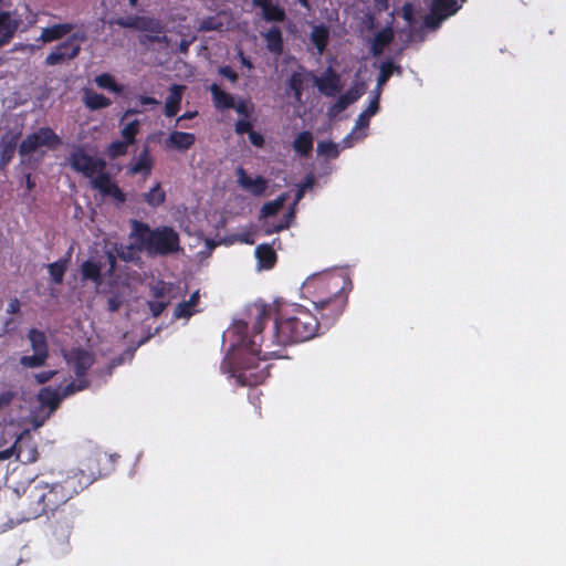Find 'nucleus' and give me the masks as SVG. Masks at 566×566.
I'll list each match as a JSON object with an SVG mask.
<instances>
[{"mask_svg":"<svg viewBox=\"0 0 566 566\" xmlns=\"http://www.w3.org/2000/svg\"><path fill=\"white\" fill-rule=\"evenodd\" d=\"M329 33L328 29L324 25H316L311 32V41L316 46L318 53H323L328 44Z\"/></svg>","mask_w":566,"mask_h":566,"instance_id":"nucleus-33","label":"nucleus"},{"mask_svg":"<svg viewBox=\"0 0 566 566\" xmlns=\"http://www.w3.org/2000/svg\"><path fill=\"white\" fill-rule=\"evenodd\" d=\"M252 3L262 10V18L266 22H283L286 19L284 8L273 3L272 0H252Z\"/></svg>","mask_w":566,"mask_h":566,"instance_id":"nucleus-14","label":"nucleus"},{"mask_svg":"<svg viewBox=\"0 0 566 566\" xmlns=\"http://www.w3.org/2000/svg\"><path fill=\"white\" fill-rule=\"evenodd\" d=\"M379 111V96L375 95L366 109H364L356 119L355 128H367L369 126L370 118L376 115Z\"/></svg>","mask_w":566,"mask_h":566,"instance_id":"nucleus-30","label":"nucleus"},{"mask_svg":"<svg viewBox=\"0 0 566 566\" xmlns=\"http://www.w3.org/2000/svg\"><path fill=\"white\" fill-rule=\"evenodd\" d=\"M139 126H140V123L138 119H134V120L129 122L128 124H126L120 130V134H122V137L124 138V140L129 143L130 145H133L136 140V136L139 133Z\"/></svg>","mask_w":566,"mask_h":566,"instance_id":"nucleus-41","label":"nucleus"},{"mask_svg":"<svg viewBox=\"0 0 566 566\" xmlns=\"http://www.w3.org/2000/svg\"><path fill=\"white\" fill-rule=\"evenodd\" d=\"M25 186L29 191L33 190V188L35 187V181L32 179L31 174L25 175Z\"/></svg>","mask_w":566,"mask_h":566,"instance_id":"nucleus-64","label":"nucleus"},{"mask_svg":"<svg viewBox=\"0 0 566 566\" xmlns=\"http://www.w3.org/2000/svg\"><path fill=\"white\" fill-rule=\"evenodd\" d=\"M222 27H223V23L219 18L207 17L200 21L198 31H200V32L219 31L222 29Z\"/></svg>","mask_w":566,"mask_h":566,"instance_id":"nucleus-46","label":"nucleus"},{"mask_svg":"<svg viewBox=\"0 0 566 566\" xmlns=\"http://www.w3.org/2000/svg\"><path fill=\"white\" fill-rule=\"evenodd\" d=\"M71 168L85 178H93L95 174L106 169V161L101 157L91 156L82 147H76L69 156Z\"/></svg>","mask_w":566,"mask_h":566,"instance_id":"nucleus-8","label":"nucleus"},{"mask_svg":"<svg viewBox=\"0 0 566 566\" xmlns=\"http://www.w3.org/2000/svg\"><path fill=\"white\" fill-rule=\"evenodd\" d=\"M184 90V85L174 84L170 87L169 95L167 96L165 103V115L167 117H174L180 111Z\"/></svg>","mask_w":566,"mask_h":566,"instance_id":"nucleus-22","label":"nucleus"},{"mask_svg":"<svg viewBox=\"0 0 566 566\" xmlns=\"http://www.w3.org/2000/svg\"><path fill=\"white\" fill-rule=\"evenodd\" d=\"M69 259H60L53 263L48 264V270L51 280L54 284H61L64 279V274L67 270Z\"/></svg>","mask_w":566,"mask_h":566,"instance_id":"nucleus-36","label":"nucleus"},{"mask_svg":"<svg viewBox=\"0 0 566 566\" xmlns=\"http://www.w3.org/2000/svg\"><path fill=\"white\" fill-rule=\"evenodd\" d=\"M249 140L255 147H263L264 145V137L255 130L249 133Z\"/></svg>","mask_w":566,"mask_h":566,"instance_id":"nucleus-55","label":"nucleus"},{"mask_svg":"<svg viewBox=\"0 0 566 566\" xmlns=\"http://www.w3.org/2000/svg\"><path fill=\"white\" fill-rule=\"evenodd\" d=\"M153 166L154 160L150 156L149 148L144 147L139 153L137 160L129 165L128 174L132 176L142 174L144 178H147L151 174Z\"/></svg>","mask_w":566,"mask_h":566,"instance_id":"nucleus-21","label":"nucleus"},{"mask_svg":"<svg viewBox=\"0 0 566 566\" xmlns=\"http://www.w3.org/2000/svg\"><path fill=\"white\" fill-rule=\"evenodd\" d=\"M233 108L237 111L239 115H242L244 117H250L253 111V108L250 107L245 101H240L238 104L234 103Z\"/></svg>","mask_w":566,"mask_h":566,"instance_id":"nucleus-51","label":"nucleus"},{"mask_svg":"<svg viewBox=\"0 0 566 566\" xmlns=\"http://www.w3.org/2000/svg\"><path fill=\"white\" fill-rule=\"evenodd\" d=\"M238 181L243 189L254 196H262L268 188V182L264 177L256 176L252 178L243 168L238 169Z\"/></svg>","mask_w":566,"mask_h":566,"instance_id":"nucleus-16","label":"nucleus"},{"mask_svg":"<svg viewBox=\"0 0 566 566\" xmlns=\"http://www.w3.org/2000/svg\"><path fill=\"white\" fill-rule=\"evenodd\" d=\"M317 154L331 158H337L339 155L337 144L331 140H323L317 144Z\"/></svg>","mask_w":566,"mask_h":566,"instance_id":"nucleus-43","label":"nucleus"},{"mask_svg":"<svg viewBox=\"0 0 566 566\" xmlns=\"http://www.w3.org/2000/svg\"><path fill=\"white\" fill-rule=\"evenodd\" d=\"M95 83L98 87L108 90L109 92L119 94L123 92V85H119L113 75L109 73H103L95 77Z\"/></svg>","mask_w":566,"mask_h":566,"instance_id":"nucleus-38","label":"nucleus"},{"mask_svg":"<svg viewBox=\"0 0 566 566\" xmlns=\"http://www.w3.org/2000/svg\"><path fill=\"white\" fill-rule=\"evenodd\" d=\"M72 30L73 25L71 23L54 24L42 30L39 41L42 43H50L60 40L67 35Z\"/></svg>","mask_w":566,"mask_h":566,"instance_id":"nucleus-23","label":"nucleus"},{"mask_svg":"<svg viewBox=\"0 0 566 566\" xmlns=\"http://www.w3.org/2000/svg\"><path fill=\"white\" fill-rule=\"evenodd\" d=\"M276 242H280V239H277V238L274 239L272 244L262 243L255 248L254 254H255L258 265L260 269L271 270L275 266L276 261H277V255L273 249V245Z\"/></svg>","mask_w":566,"mask_h":566,"instance_id":"nucleus-17","label":"nucleus"},{"mask_svg":"<svg viewBox=\"0 0 566 566\" xmlns=\"http://www.w3.org/2000/svg\"><path fill=\"white\" fill-rule=\"evenodd\" d=\"M210 92L217 108L229 109L234 107L233 96L222 91L218 84H212L210 86Z\"/></svg>","mask_w":566,"mask_h":566,"instance_id":"nucleus-29","label":"nucleus"},{"mask_svg":"<svg viewBox=\"0 0 566 566\" xmlns=\"http://www.w3.org/2000/svg\"><path fill=\"white\" fill-rule=\"evenodd\" d=\"M374 3L379 11H386L389 8V0H374Z\"/></svg>","mask_w":566,"mask_h":566,"instance_id":"nucleus-60","label":"nucleus"},{"mask_svg":"<svg viewBox=\"0 0 566 566\" xmlns=\"http://www.w3.org/2000/svg\"><path fill=\"white\" fill-rule=\"evenodd\" d=\"M81 271H82L83 279L91 280L96 284L101 283L102 275H101V266L98 263L91 261V260H86L85 262H83V264L81 266Z\"/></svg>","mask_w":566,"mask_h":566,"instance_id":"nucleus-37","label":"nucleus"},{"mask_svg":"<svg viewBox=\"0 0 566 566\" xmlns=\"http://www.w3.org/2000/svg\"><path fill=\"white\" fill-rule=\"evenodd\" d=\"M19 134H4L0 138V170H4L14 157Z\"/></svg>","mask_w":566,"mask_h":566,"instance_id":"nucleus-15","label":"nucleus"},{"mask_svg":"<svg viewBox=\"0 0 566 566\" xmlns=\"http://www.w3.org/2000/svg\"><path fill=\"white\" fill-rule=\"evenodd\" d=\"M130 144L126 140H114L107 147V155L111 158H117L126 155L128 146Z\"/></svg>","mask_w":566,"mask_h":566,"instance_id":"nucleus-45","label":"nucleus"},{"mask_svg":"<svg viewBox=\"0 0 566 566\" xmlns=\"http://www.w3.org/2000/svg\"><path fill=\"white\" fill-rule=\"evenodd\" d=\"M219 74L222 75L223 77L228 78L229 81H231L232 83L237 82L238 80V74L235 73V71L229 66V65H224V66H221L219 69Z\"/></svg>","mask_w":566,"mask_h":566,"instance_id":"nucleus-52","label":"nucleus"},{"mask_svg":"<svg viewBox=\"0 0 566 566\" xmlns=\"http://www.w3.org/2000/svg\"><path fill=\"white\" fill-rule=\"evenodd\" d=\"M49 357L33 353V355H24L20 358V365L25 368H38L42 367Z\"/></svg>","mask_w":566,"mask_h":566,"instance_id":"nucleus-42","label":"nucleus"},{"mask_svg":"<svg viewBox=\"0 0 566 566\" xmlns=\"http://www.w3.org/2000/svg\"><path fill=\"white\" fill-rule=\"evenodd\" d=\"M28 339L30 340L33 353L49 357V345L46 336L42 331L31 328L28 333Z\"/></svg>","mask_w":566,"mask_h":566,"instance_id":"nucleus-26","label":"nucleus"},{"mask_svg":"<svg viewBox=\"0 0 566 566\" xmlns=\"http://www.w3.org/2000/svg\"><path fill=\"white\" fill-rule=\"evenodd\" d=\"M90 179L92 187L97 189L103 196H106L115 185V182L112 181L109 174L105 172V170L95 174V176Z\"/></svg>","mask_w":566,"mask_h":566,"instance_id":"nucleus-35","label":"nucleus"},{"mask_svg":"<svg viewBox=\"0 0 566 566\" xmlns=\"http://www.w3.org/2000/svg\"><path fill=\"white\" fill-rule=\"evenodd\" d=\"M234 129H235L237 134L243 135V134H249L251 130H253V126H252L251 122H249L247 119H239L235 123Z\"/></svg>","mask_w":566,"mask_h":566,"instance_id":"nucleus-49","label":"nucleus"},{"mask_svg":"<svg viewBox=\"0 0 566 566\" xmlns=\"http://www.w3.org/2000/svg\"><path fill=\"white\" fill-rule=\"evenodd\" d=\"M7 312L9 314H17L20 312V302L14 298L12 300L9 304H8V308H7Z\"/></svg>","mask_w":566,"mask_h":566,"instance_id":"nucleus-59","label":"nucleus"},{"mask_svg":"<svg viewBox=\"0 0 566 566\" xmlns=\"http://www.w3.org/2000/svg\"><path fill=\"white\" fill-rule=\"evenodd\" d=\"M140 15H127V17H119L116 19H113L109 21V24H116L122 28H128V29H138Z\"/></svg>","mask_w":566,"mask_h":566,"instance_id":"nucleus-47","label":"nucleus"},{"mask_svg":"<svg viewBox=\"0 0 566 566\" xmlns=\"http://www.w3.org/2000/svg\"><path fill=\"white\" fill-rule=\"evenodd\" d=\"M397 73L398 75L402 74V67L400 65L395 64L392 61L382 62L379 70V75L377 78L376 85V94L380 97L384 85L389 81V78Z\"/></svg>","mask_w":566,"mask_h":566,"instance_id":"nucleus-25","label":"nucleus"},{"mask_svg":"<svg viewBox=\"0 0 566 566\" xmlns=\"http://www.w3.org/2000/svg\"><path fill=\"white\" fill-rule=\"evenodd\" d=\"M347 302L348 294L336 296L332 300H325L323 304H313L322 333H325L338 321L347 305Z\"/></svg>","mask_w":566,"mask_h":566,"instance_id":"nucleus-7","label":"nucleus"},{"mask_svg":"<svg viewBox=\"0 0 566 566\" xmlns=\"http://www.w3.org/2000/svg\"><path fill=\"white\" fill-rule=\"evenodd\" d=\"M132 237L135 248L148 256H167L180 250L179 234L171 227L151 229L147 223L134 220Z\"/></svg>","mask_w":566,"mask_h":566,"instance_id":"nucleus-4","label":"nucleus"},{"mask_svg":"<svg viewBox=\"0 0 566 566\" xmlns=\"http://www.w3.org/2000/svg\"><path fill=\"white\" fill-rule=\"evenodd\" d=\"M144 201L151 208H157L166 201V192L163 190L160 182L143 195Z\"/></svg>","mask_w":566,"mask_h":566,"instance_id":"nucleus-34","label":"nucleus"},{"mask_svg":"<svg viewBox=\"0 0 566 566\" xmlns=\"http://www.w3.org/2000/svg\"><path fill=\"white\" fill-rule=\"evenodd\" d=\"M286 228H289V221L280 222L279 224H275L273 227H266L264 229V233L270 235V234H272L274 232H280V231H282V230L286 229Z\"/></svg>","mask_w":566,"mask_h":566,"instance_id":"nucleus-57","label":"nucleus"},{"mask_svg":"<svg viewBox=\"0 0 566 566\" xmlns=\"http://www.w3.org/2000/svg\"><path fill=\"white\" fill-rule=\"evenodd\" d=\"M107 261H108V265H109L108 271H109V273H112L116 269V256L114 255V253H112V252L107 253Z\"/></svg>","mask_w":566,"mask_h":566,"instance_id":"nucleus-61","label":"nucleus"},{"mask_svg":"<svg viewBox=\"0 0 566 566\" xmlns=\"http://www.w3.org/2000/svg\"><path fill=\"white\" fill-rule=\"evenodd\" d=\"M64 357L77 378H86L87 371L95 363L94 354L83 348H73Z\"/></svg>","mask_w":566,"mask_h":566,"instance_id":"nucleus-11","label":"nucleus"},{"mask_svg":"<svg viewBox=\"0 0 566 566\" xmlns=\"http://www.w3.org/2000/svg\"><path fill=\"white\" fill-rule=\"evenodd\" d=\"M80 474L67 475L60 482H39L31 486L25 496V518L34 520L54 513L73 496L84 490Z\"/></svg>","mask_w":566,"mask_h":566,"instance_id":"nucleus-2","label":"nucleus"},{"mask_svg":"<svg viewBox=\"0 0 566 566\" xmlns=\"http://www.w3.org/2000/svg\"><path fill=\"white\" fill-rule=\"evenodd\" d=\"M56 375V370H45L35 374V379L39 384L43 385L48 381H50L54 376Z\"/></svg>","mask_w":566,"mask_h":566,"instance_id":"nucleus-54","label":"nucleus"},{"mask_svg":"<svg viewBox=\"0 0 566 566\" xmlns=\"http://www.w3.org/2000/svg\"><path fill=\"white\" fill-rule=\"evenodd\" d=\"M138 103L143 106H147V105H158L159 104V101L156 99L155 97H151V96H139L138 97Z\"/></svg>","mask_w":566,"mask_h":566,"instance_id":"nucleus-58","label":"nucleus"},{"mask_svg":"<svg viewBox=\"0 0 566 566\" xmlns=\"http://www.w3.org/2000/svg\"><path fill=\"white\" fill-rule=\"evenodd\" d=\"M137 31L147 32L146 40L151 43H161L167 41L165 24L156 18L140 15Z\"/></svg>","mask_w":566,"mask_h":566,"instance_id":"nucleus-13","label":"nucleus"},{"mask_svg":"<svg viewBox=\"0 0 566 566\" xmlns=\"http://www.w3.org/2000/svg\"><path fill=\"white\" fill-rule=\"evenodd\" d=\"M11 11H0V40L10 43L18 31L21 20L12 17Z\"/></svg>","mask_w":566,"mask_h":566,"instance_id":"nucleus-18","label":"nucleus"},{"mask_svg":"<svg viewBox=\"0 0 566 566\" xmlns=\"http://www.w3.org/2000/svg\"><path fill=\"white\" fill-rule=\"evenodd\" d=\"M312 184H313V177H312V176H310V177L307 178V182H306L305 185H303V186L297 190V192H296V199H297V200H300V199L303 197L304 189H305L306 187L312 186Z\"/></svg>","mask_w":566,"mask_h":566,"instance_id":"nucleus-62","label":"nucleus"},{"mask_svg":"<svg viewBox=\"0 0 566 566\" xmlns=\"http://www.w3.org/2000/svg\"><path fill=\"white\" fill-rule=\"evenodd\" d=\"M90 380L87 378H77V381H71L66 386L62 388L60 391L62 398H66L77 391L84 390L88 388Z\"/></svg>","mask_w":566,"mask_h":566,"instance_id":"nucleus-39","label":"nucleus"},{"mask_svg":"<svg viewBox=\"0 0 566 566\" xmlns=\"http://www.w3.org/2000/svg\"><path fill=\"white\" fill-rule=\"evenodd\" d=\"M196 137L192 133H185L175 130L169 134L165 140V147L167 149H177L180 151L188 150L193 146Z\"/></svg>","mask_w":566,"mask_h":566,"instance_id":"nucleus-20","label":"nucleus"},{"mask_svg":"<svg viewBox=\"0 0 566 566\" xmlns=\"http://www.w3.org/2000/svg\"><path fill=\"white\" fill-rule=\"evenodd\" d=\"M165 307H166L165 302H158V301L149 302V310L155 317L159 316L164 312Z\"/></svg>","mask_w":566,"mask_h":566,"instance_id":"nucleus-56","label":"nucleus"},{"mask_svg":"<svg viewBox=\"0 0 566 566\" xmlns=\"http://www.w3.org/2000/svg\"><path fill=\"white\" fill-rule=\"evenodd\" d=\"M394 40V32L390 28H384L378 31L371 43V53L379 55L384 52V49L391 43Z\"/></svg>","mask_w":566,"mask_h":566,"instance_id":"nucleus-27","label":"nucleus"},{"mask_svg":"<svg viewBox=\"0 0 566 566\" xmlns=\"http://www.w3.org/2000/svg\"><path fill=\"white\" fill-rule=\"evenodd\" d=\"M193 314L192 307L190 306V303H187L186 301L179 303L174 312V316L176 318H182V317H189Z\"/></svg>","mask_w":566,"mask_h":566,"instance_id":"nucleus-48","label":"nucleus"},{"mask_svg":"<svg viewBox=\"0 0 566 566\" xmlns=\"http://www.w3.org/2000/svg\"><path fill=\"white\" fill-rule=\"evenodd\" d=\"M303 75L298 72H293L289 78V88L293 92L295 99L300 101L303 92Z\"/></svg>","mask_w":566,"mask_h":566,"instance_id":"nucleus-44","label":"nucleus"},{"mask_svg":"<svg viewBox=\"0 0 566 566\" xmlns=\"http://www.w3.org/2000/svg\"><path fill=\"white\" fill-rule=\"evenodd\" d=\"M263 38L266 43V49L276 55H280L283 53L284 48V40L282 31L279 27L273 25L264 34Z\"/></svg>","mask_w":566,"mask_h":566,"instance_id":"nucleus-24","label":"nucleus"},{"mask_svg":"<svg viewBox=\"0 0 566 566\" xmlns=\"http://www.w3.org/2000/svg\"><path fill=\"white\" fill-rule=\"evenodd\" d=\"M350 280L337 273H318L308 276L303 285L302 293L313 304H323L325 300L348 294Z\"/></svg>","mask_w":566,"mask_h":566,"instance_id":"nucleus-5","label":"nucleus"},{"mask_svg":"<svg viewBox=\"0 0 566 566\" xmlns=\"http://www.w3.org/2000/svg\"><path fill=\"white\" fill-rule=\"evenodd\" d=\"M39 400L45 407L54 410L59 407L61 401L63 400L60 390L51 389L50 387L41 389L39 394Z\"/></svg>","mask_w":566,"mask_h":566,"instance_id":"nucleus-32","label":"nucleus"},{"mask_svg":"<svg viewBox=\"0 0 566 566\" xmlns=\"http://www.w3.org/2000/svg\"><path fill=\"white\" fill-rule=\"evenodd\" d=\"M285 198L279 197L273 201L265 202L261 208V218L273 217L283 208Z\"/></svg>","mask_w":566,"mask_h":566,"instance_id":"nucleus-40","label":"nucleus"},{"mask_svg":"<svg viewBox=\"0 0 566 566\" xmlns=\"http://www.w3.org/2000/svg\"><path fill=\"white\" fill-rule=\"evenodd\" d=\"M62 144L61 137L50 127H40L38 130L29 134L19 145L21 157H28L35 153L40 147L45 146L49 149H56Z\"/></svg>","mask_w":566,"mask_h":566,"instance_id":"nucleus-6","label":"nucleus"},{"mask_svg":"<svg viewBox=\"0 0 566 566\" xmlns=\"http://www.w3.org/2000/svg\"><path fill=\"white\" fill-rule=\"evenodd\" d=\"M323 334L317 316L301 304H286L279 308L274 319L276 345L303 343Z\"/></svg>","mask_w":566,"mask_h":566,"instance_id":"nucleus-3","label":"nucleus"},{"mask_svg":"<svg viewBox=\"0 0 566 566\" xmlns=\"http://www.w3.org/2000/svg\"><path fill=\"white\" fill-rule=\"evenodd\" d=\"M190 44H191V41H189V40H181L180 43H179L178 51L180 53H184V54L188 53Z\"/></svg>","mask_w":566,"mask_h":566,"instance_id":"nucleus-63","label":"nucleus"},{"mask_svg":"<svg viewBox=\"0 0 566 566\" xmlns=\"http://www.w3.org/2000/svg\"><path fill=\"white\" fill-rule=\"evenodd\" d=\"M361 96V92L356 88H350L327 108L328 118L333 119L344 112L349 105L355 103Z\"/></svg>","mask_w":566,"mask_h":566,"instance_id":"nucleus-19","label":"nucleus"},{"mask_svg":"<svg viewBox=\"0 0 566 566\" xmlns=\"http://www.w3.org/2000/svg\"><path fill=\"white\" fill-rule=\"evenodd\" d=\"M83 101L85 106L91 111L106 108L112 104V101L108 97L92 90L85 91Z\"/></svg>","mask_w":566,"mask_h":566,"instance_id":"nucleus-28","label":"nucleus"},{"mask_svg":"<svg viewBox=\"0 0 566 566\" xmlns=\"http://www.w3.org/2000/svg\"><path fill=\"white\" fill-rule=\"evenodd\" d=\"M460 9L457 0H432L430 12L424 17V25L436 30L443 20L457 13Z\"/></svg>","mask_w":566,"mask_h":566,"instance_id":"nucleus-10","label":"nucleus"},{"mask_svg":"<svg viewBox=\"0 0 566 566\" xmlns=\"http://www.w3.org/2000/svg\"><path fill=\"white\" fill-rule=\"evenodd\" d=\"M271 318V307L262 305L258 308V315L253 323L252 336H248V324L238 322L234 331L240 335L242 350L237 360L235 377L240 386L254 387L261 385L270 376V365L260 366L261 361H266L273 357H280L281 350H263L261 336L266 322Z\"/></svg>","mask_w":566,"mask_h":566,"instance_id":"nucleus-1","label":"nucleus"},{"mask_svg":"<svg viewBox=\"0 0 566 566\" xmlns=\"http://www.w3.org/2000/svg\"><path fill=\"white\" fill-rule=\"evenodd\" d=\"M106 196L113 197L120 203H124L126 201V195L116 184L112 187L109 192L106 193Z\"/></svg>","mask_w":566,"mask_h":566,"instance_id":"nucleus-53","label":"nucleus"},{"mask_svg":"<svg viewBox=\"0 0 566 566\" xmlns=\"http://www.w3.org/2000/svg\"><path fill=\"white\" fill-rule=\"evenodd\" d=\"M294 150L301 156H308L313 149V136L308 130L300 133L293 142Z\"/></svg>","mask_w":566,"mask_h":566,"instance_id":"nucleus-31","label":"nucleus"},{"mask_svg":"<svg viewBox=\"0 0 566 566\" xmlns=\"http://www.w3.org/2000/svg\"><path fill=\"white\" fill-rule=\"evenodd\" d=\"M314 82L318 91L327 97L335 96L343 88L340 75L331 66L326 69L322 76L316 77Z\"/></svg>","mask_w":566,"mask_h":566,"instance_id":"nucleus-12","label":"nucleus"},{"mask_svg":"<svg viewBox=\"0 0 566 566\" xmlns=\"http://www.w3.org/2000/svg\"><path fill=\"white\" fill-rule=\"evenodd\" d=\"M81 52V45L76 35L69 36L63 42L54 46L44 60L46 66L61 65L67 61L74 60Z\"/></svg>","mask_w":566,"mask_h":566,"instance_id":"nucleus-9","label":"nucleus"},{"mask_svg":"<svg viewBox=\"0 0 566 566\" xmlns=\"http://www.w3.org/2000/svg\"><path fill=\"white\" fill-rule=\"evenodd\" d=\"M15 398V392L12 390H6L0 394V410L8 407Z\"/></svg>","mask_w":566,"mask_h":566,"instance_id":"nucleus-50","label":"nucleus"}]
</instances>
